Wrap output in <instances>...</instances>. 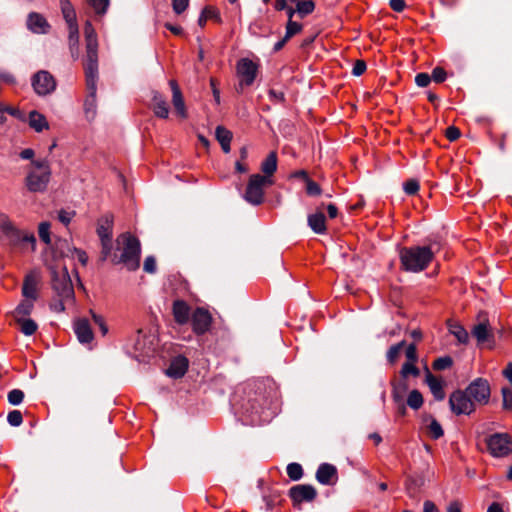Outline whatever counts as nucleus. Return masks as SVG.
Segmentation results:
<instances>
[{"mask_svg": "<svg viewBox=\"0 0 512 512\" xmlns=\"http://www.w3.org/2000/svg\"><path fill=\"white\" fill-rule=\"evenodd\" d=\"M433 257L434 253L429 246L403 247L399 252L401 268L412 273L425 270Z\"/></svg>", "mask_w": 512, "mask_h": 512, "instance_id": "1", "label": "nucleus"}, {"mask_svg": "<svg viewBox=\"0 0 512 512\" xmlns=\"http://www.w3.org/2000/svg\"><path fill=\"white\" fill-rule=\"evenodd\" d=\"M117 244L122 246V253L119 258L115 255L114 263H122L130 271H135L140 265L141 245L140 241L130 233L121 234Z\"/></svg>", "mask_w": 512, "mask_h": 512, "instance_id": "2", "label": "nucleus"}, {"mask_svg": "<svg viewBox=\"0 0 512 512\" xmlns=\"http://www.w3.org/2000/svg\"><path fill=\"white\" fill-rule=\"evenodd\" d=\"M0 229L10 245L18 246L22 243H29L32 251L35 250L36 238L34 234L24 233L17 229L5 215H0Z\"/></svg>", "mask_w": 512, "mask_h": 512, "instance_id": "3", "label": "nucleus"}, {"mask_svg": "<svg viewBox=\"0 0 512 512\" xmlns=\"http://www.w3.org/2000/svg\"><path fill=\"white\" fill-rule=\"evenodd\" d=\"M273 180L260 174L250 176L244 199L252 205H260L264 199V188L271 186Z\"/></svg>", "mask_w": 512, "mask_h": 512, "instance_id": "4", "label": "nucleus"}, {"mask_svg": "<svg viewBox=\"0 0 512 512\" xmlns=\"http://www.w3.org/2000/svg\"><path fill=\"white\" fill-rule=\"evenodd\" d=\"M485 444L494 458H504L512 453V437L508 433H493L485 438Z\"/></svg>", "mask_w": 512, "mask_h": 512, "instance_id": "5", "label": "nucleus"}, {"mask_svg": "<svg viewBox=\"0 0 512 512\" xmlns=\"http://www.w3.org/2000/svg\"><path fill=\"white\" fill-rule=\"evenodd\" d=\"M52 288L61 299H74V288L66 267L52 269Z\"/></svg>", "mask_w": 512, "mask_h": 512, "instance_id": "6", "label": "nucleus"}, {"mask_svg": "<svg viewBox=\"0 0 512 512\" xmlns=\"http://www.w3.org/2000/svg\"><path fill=\"white\" fill-rule=\"evenodd\" d=\"M85 77L88 95L84 102V110L87 117H94L96 113L98 68H85Z\"/></svg>", "mask_w": 512, "mask_h": 512, "instance_id": "7", "label": "nucleus"}, {"mask_svg": "<svg viewBox=\"0 0 512 512\" xmlns=\"http://www.w3.org/2000/svg\"><path fill=\"white\" fill-rule=\"evenodd\" d=\"M84 33L86 39L85 68H98L97 35L92 23L89 20L85 23Z\"/></svg>", "mask_w": 512, "mask_h": 512, "instance_id": "8", "label": "nucleus"}, {"mask_svg": "<svg viewBox=\"0 0 512 512\" xmlns=\"http://www.w3.org/2000/svg\"><path fill=\"white\" fill-rule=\"evenodd\" d=\"M31 85L37 95L46 96L55 91L56 80L50 72L40 70L32 76Z\"/></svg>", "mask_w": 512, "mask_h": 512, "instance_id": "9", "label": "nucleus"}, {"mask_svg": "<svg viewBox=\"0 0 512 512\" xmlns=\"http://www.w3.org/2000/svg\"><path fill=\"white\" fill-rule=\"evenodd\" d=\"M465 391L470 399H472L474 405L476 403L480 405L487 404L491 393L489 382L484 378L473 380Z\"/></svg>", "mask_w": 512, "mask_h": 512, "instance_id": "10", "label": "nucleus"}, {"mask_svg": "<svg viewBox=\"0 0 512 512\" xmlns=\"http://www.w3.org/2000/svg\"><path fill=\"white\" fill-rule=\"evenodd\" d=\"M449 405L456 415H469L475 410V405L465 390L454 391L449 397Z\"/></svg>", "mask_w": 512, "mask_h": 512, "instance_id": "11", "label": "nucleus"}, {"mask_svg": "<svg viewBox=\"0 0 512 512\" xmlns=\"http://www.w3.org/2000/svg\"><path fill=\"white\" fill-rule=\"evenodd\" d=\"M258 66L248 58H242L237 63V75L241 78L238 91L244 86H250L256 79Z\"/></svg>", "mask_w": 512, "mask_h": 512, "instance_id": "12", "label": "nucleus"}, {"mask_svg": "<svg viewBox=\"0 0 512 512\" xmlns=\"http://www.w3.org/2000/svg\"><path fill=\"white\" fill-rule=\"evenodd\" d=\"M155 337L147 335L139 329L133 339V350L136 356H149L155 349Z\"/></svg>", "mask_w": 512, "mask_h": 512, "instance_id": "13", "label": "nucleus"}, {"mask_svg": "<svg viewBox=\"0 0 512 512\" xmlns=\"http://www.w3.org/2000/svg\"><path fill=\"white\" fill-rule=\"evenodd\" d=\"M51 177V171H31L26 177L27 189L31 192H43L46 190Z\"/></svg>", "mask_w": 512, "mask_h": 512, "instance_id": "14", "label": "nucleus"}, {"mask_svg": "<svg viewBox=\"0 0 512 512\" xmlns=\"http://www.w3.org/2000/svg\"><path fill=\"white\" fill-rule=\"evenodd\" d=\"M211 315L204 308H197L191 316L192 329L198 335L206 333L211 325Z\"/></svg>", "mask_w": 512, "mask_h": 512, "instance_id": "15", "label": "nucleus"}, {"mask_svg": "<svg viewBox=\"0 0 512 512\" xmlns=\"http://www.w3.org/2000/svg\"><path fill=\"white\" fill-rule=\"evenodd\" d=\"M289 496L296 503L311 502L317 496V491L312 485L301 484L290 488Z\"/></svg>", "mask_w": 512, "mask_h": 512, "instance_id": "16", "label": "nucleus"}, {"mask_svg": "<svg viewBox=\"0 0 512 512\" xmlns=\"http://www.w3.org/2000/svg\"><path fill=\"white\" fill-rule=\"evenodd\" d=\"M27 28L34 34H47L51 26L42 14L31 12L27 17Z\"/></svg>", "mask_w": 512, "mask_h": 512, "instance_id": "17", "label": "nucleus"}, {"mask_svg": "<svg viewBox=\"0 0 512 512\" xmlns=\"http://www.w3.org/2000/svg\"><path fill=\"white\" fill-rule=\"evenodd\" d=\"M169 85L172 91V104L174 106L175 112L180 118L186 119L188 117V113L182 92L177 82L175 80H170Z\"/></svg>", "mask_w": 512, "mask_h": 512, "instance_id": "18", "label": "nucleus"}, {"mask_svg": "<svg viewBox=\"0 0 512 512\" xmlns=\"http://www.w3.org/2000/svg\"><path fill=\"white\" fill-rule=\"evenodd\" d=\"M73 329L78 341L82 344H90L94 339L89 321L85 318L75 320Z\"/></svg>", "mask_w": 512, "mask_h": 512, "instance_id": "19", "label": "nucleus"}, {"mask_svg": "<svg viewBox=\"0 0 512 512\" xmlns=\"http://www.w3.org/2000/svg\"><path fill=\"white\" fill-rule=\"evenodd\" d=\"M316 479L322 485H332L337 481V469L329 463H322L316 471Z\"/></svg>", "mask_w": 512, "mask_h": 512, "instance_id": "20", "label": "nucleus"}, {"mask_svg": "<svg viewBox=\"0 0 512 512\" xmlns=\"http://www.w3.org/2000/svg\"><path fill=\"white\" fill-rule=\"evenodd\" d=\"M189 361L185 356L179 355L171 360L166 374L174 379L181 378L187 372Z\"/></svg>", "mask_w": 512, "mask_h": 512, "instance_id": "21", "label": "nucleus"}, {"mask_svg": "<svg viewBox=\"0 0 512 512\" xmlns=\"http://www.w3.org/2000/svg\"><path fill=\"white\" fill-rule=\"evenodd\" d=\"M245 413L249 414L252 423H257L266 420L269 415L265 414L264 407L259 403L258 399H249L246 405H243Z\"/></svg>", "mask_w": 512, "mask_h": 512, "instance_id": "22", "label": "nucleus"}, {"mask_svg": "<svg viewBox=\"0 0 512 512\" xmlns=\"http://www.w3.org/2000/svg\"><path fill=\"white\" fill-rule=\"evenodd\" d=\"M172 311L175 321L180 325L187 324L192 316L189 305L183 300L174 301Z\"/></svg>", "mask_w": 512, "mask_h": 512, "instance_id": "23", "label": "nucleus"}, {"mask_svg": "<svg viewBox=\"0 0 512 512\" xmlns=\"http://www.w3.org/2000/svg\"><path fill=\"white\" fill-rule=\"evenodd\" d=\"M471 334L476 338L479 345L493 340L494 336L487 321L480 322L473 326Z\"/></svg>", "mask_w": 512, "mask_h": 512, "instance_id": "24", "label": "nucleus"}, {"mask_svg": "<svg viewBox=\"0 0 512 512\" xmlns=\"http://www.w3.org/2000/svg\"><path fill=\"white\" fill-rule=\"evenodd\" d=\"M152 96V109L154 114L162 119L168 118L169 106L166 98L159 92L153 91Z\"/></svg>", "mask_w": 512, "mask_h": 512, "instance_id": "25", "label": "nucleus"}, {"mask_svg": "<svg viewBox=\"0 0 512 512\" xmlns=\"http://www.w3.org/2000/svg\"><path fill=\"white\" fill-rule=\"evenodd\" d=\"M425 381L434 398L437 401H442L445 398L442 381L437 379L429 370H427Z\"/></svg>", "mask_w": 512, "mask_h": 512, "instance_id": "26", "label": "nucleus"}, {"mask_svg": "<svg viewBox=\"0 0 512 512\" xmlns=\"http://www.w3.org/2000/svg\"><path fill=\"white\" fill-rule=\"evenodd\" d=\"M308 226L316 234H324L326 232V218L323 212H316L308 215Z\"/></svg>", "mask_w": 512, "mask_h": 512, "instance_id": "27", "label": "nucleus"}, {"mask_svg": "<svg viewBox=\"0 0 512 512\" xmlns=\"http://www.w3.org/2000/svg\"><path fill=\"white\" fill-rule=\"evenodd\" d=\"M28 123L29 126L36 132H42L43 130L49 128L46 117L36 110H33L29 113Z\"/></svg>", "mask_w": 512, "mask_h": 512, "instance_id": "28", "label": "nucleus"}, {"mask_svg": "<svg viewBox=\"0 0 512 512\" xmlns=\"http://www.w3.org/2000/svg\"><path fill=\"white\" fill-rule=\"evenodd\" d=\"M22 295L26 299H37V280L33 275H27L22 287Z\"/></svg>", "mask_w": 512, "mask_h": 512, "instance_id": "29", "label": "nucleus"}, {"mask_svg": "<svg viewBox=\"0 0 512 512\" xmlns=\"http://www.w3.org/2000/svg\"><path fill=\"white\" fill-rule=\"evenodd\" d=\"M277 170V155L275 152H270L265 160L261 163V171L264 173V177L271 179L273 174Z\"/></svg>", "mask_w": 512, "mask_h": 512, "instance_id": "30", "label": "nucleus"}, {"mask_svg": "<svg viewBox=\"0 0 512 512\" xmlns=\"http://www.w3.org/2000/svg\"><path fill=\"white\" fill-rule=\"evenodd\" d=\"M449 332L457 339L460 344L469 342V334L467 330L459 323H448Z\"/></svg>", "mask_w": 512, "mask_h": 512, "instance_id": "31", "label": "nucleus"}, {"mask_svg": "<svg viewBox=\"0 0 512 512\" xmlns=\"http://www.w3.org/2000/svg\"><path fill=\"white\" fill-rule=\"evenodd\" d=\"M60 8L67 25L77 23L75 9L69 0H60Z\"/></svg>", "mask_w": 512, "mask_h": 512, "instance_id": "32", "label": "nucleus"}, {"mask_svg": "<svg viewBox=\"0 0 512 512\" xmlns=\"http://www.w3.org/2000/svg\"><path fill=\"white\" fill-rule=\"evenodd\" d=\"M73 248L67 240L57 239L54 244V257H70Z\"/></svg>", "mask_w": 512, "mask_h": 512, "instance_id": "33", "label": "nucleus"}, {"mask_svg": "<svg viewBox=\"0 0 512 512\" xmlns=\"http://www.w3.org/2000/svg\"><path fill=\"white\" fill-rule=\"evenodd\" d=\"M103 223L99 224L98 228H97V234L102 241H105V240H111V237H112V231H111V226H112V218L110 216H105L103 219H102Z\"/></svg>", "mask_w": 512, "mask_h": 512, "instance_id": "34", "label": "nucleus"}, {"mask_svg": "<svg viewBox=\"0 0 512 512\" xmlns=\"http://www.w3.org/2000/svg\"><path fill=\"white\" fill-rule=\"evenodd\" d=\"M34 301L31 299H25L21 301L14 311L15 319L17 318H27L34 308Z\"/></svg>", "mask_w": 512, "mask_h": 512, "instance_id": "35", "label": "nucleus"}, {"mask_svg": "<svg viewBox=\"0 0 512 512\" xmlns=\"http://www.w3.org/2000/svg\"><path fill=\"white\" fill-rule=\"evenodd\" d=\"M16 321L20 326L21 333L26 336H31L37 331L38 325L31 318H17Z\"/></svg>", "mask_w": 512, "mask_h": 512, "instance_id": "36", "label": "nucleus"}, {"mask_svg": "<svg viewBox=\"0 0 512 512\" xmlns=\"http://www.w3.org/2000/svg\"><path fill=\"white\" fill-rule=\"evenodd\" d=\"M428 419L430 420V423L427 425L429 436L434 440L441 438L444 435L441 424L432 416H429Z\"/></svg>", "mask_w": 512, "mask_h": 512, "instance_id": "37", "label": "nucleus"}, {"mask_svg": "<svg viewBox=\"0 0 512 512\" xmlns=\"http://www.w3.org/2000/svg\"><path fill=\"white\" fill-rule=\"evenodd\" d=\"M407 405L413 409L418 410L423 405V396L418 390H412L407 398Z\"/></svg>", "mask_w": 512, "mask_h": 512, "instance_id": "38", "label": "nucleus"}, {"mask_svg": "<svg viewBox=\"0 0 512 512\" xmlns=\"http://www.w3.org/2000/svg\"><path fill=\"white\" fill-rule=\"evenodd\" d=\"M296 11L301 18L311 14L315 9V4L312 0H304L295 4Z\"/></svg>", "mask_w": 512, "mask_h": 512, "instance_id": "39", "label": "nucleus"}, {"mask_svg": "<svg viewBox=\"0 0 512 512\" xmlns=\"http://www.w3.org/2000/svg\"><path fill=\"white\" fill-rule=\"evenodd\" d=\"M286 471L289 478L293 481H298L303 476L302 466L295 462L288 464Z\"/></svg>", "mask_w": 512, "mask_h": 512, "instance_id": "40", "label": "nucleus"}, {"mask_svg": "<svg viewBox=\"0 0 512 512\" xmlns=\"http://www.w3.org/2000/svg\"><path fill=\"white\" fill-rule=\"evenodd\" d=\"M405 345V341H401L395 345H392L388 351H387V354H386V357H387V360L388 362H390L391 364L395 363L403 349Z\"/></svg>", "mask_w": 512, "mask_h": 512, "instance_id": "41", "label": "nucleus"}, {"mask_svg": "<svg viewBox=\"0 0 512 512\" xmlns=\"http://www.w3.org/2000/svg\"><path fill=\"white\" fill-rule=\"evenodd\" d=\"M50 228V223L46 221L41 222L38 227L39 238L47 245L51 244Z\"/></svg>", "mask_w": 512, "mask_h": 512, "instance_id": "42", "label": "nucleus"}, {"mask_svg": "<svg viewBox=\"0 0 512 512\" xmlns=\"http://www.w3.org/2000/svg\"><path fill=\"white\" fill-rule=\"evenodd\" d=\"M215 137H216L217 141L219 142V144H222V143H226V142H231L233 135H232L231 131H229L225 127L219 125L215 129Z\"/></svg>", "mask_w": 512, "mask_h": 512, "instance_id": "43", "label": "nucleus"}, {"mask_svg": "<svg viewBox=\"0 0 512 512\" xmlns=\"http://www.w3.org/2000/svg\"><path fill=\"white\" fill-rule=\"evenodd\" d=\"M97 15H104L109 6V0H87Z\"/></svg>", "mask_w": 512, "mask_h": 512, "instance_id": "44", "label": "nucleus"}, {"mask_svg": "<svg viewBox=\"0 0 512 512\" xmlns=\"http://www.w3.org/2000/svg\"><path fill=\"white\" fill-rule=\"evenodd\" d=\"M424 485V478L422 476L409 477L406 481V489L411 493H415L421 486Z\"/></svg>", "mask_w": 512, "mask_h": 512, "instance_id": "45", "label": "nucleus"}, {"mask_svg": "<svg viewBox=\"0 0 512 512\" xmlns=\"http://www.w3.org/2000/svg\"><path fill=\"white\" fill-rule=\"evenodd\" d=\"M501 394L503 409L512 411V388L502 387Z\"/></svg>", "mask_w": 512, "mask_h": 512, "instance_id": "46", "label": "nucleus"}, {"mask_svg": "<svg viewBox=\"0 0 512 512\" xmlns=\"http://www.w3.org/2000/svg\"><path fill=\"white\" fill-rule=\"evenodd\" d=\"M452 364H453L452 358L450 356H444V357L437 358L433 362L432 367L434 370L441 371V370L450 368L452 366Z\"/></svg>", "mask_w": 512, "mask_h": 512, "instance_id": "47", "label": "nucleus"}, {"mask_svg": "<svg viewBox=\"0 0 512 512\" xmlns=\"http://www.w3.org/2000/svg\"><path fill=\"white\" fill-rule=\"evenodd\" d=\"M7 399L13 406L20 405L24 399V392L20 389H13L8 393Z\"/></svg>", "mask_w": 512, "mask_h": 512, "instance_id": "48", "label": "nucleus"}, {"mask_svg": "<svg viewBox=\"0 0 512 512\" xmlns=\"http://www.w3.org/2000/svg\"><path fill=\"white\" fill-rule=\"evenodd\" d=\"M302 30V25L298 22H295L293 20H288L286 24V32L285 37L286 39H290L294 35L298 34Z\"/></svg>", "mask_w": 512, "mask_h": 512, "instance_id": "49", "label": "nucleus"}, {"mask_svg": "<svg viewBox=\"0 0 512 512\" xmlns=\"http://www.w3.org/2000/svg\"><path fill=\"white\" fill-rule=\"evenodd\" d=\"M67 26H68V30H69V44H70V47L72 48L74 46H77L78 42H79L78 24L73 23V24H69Z\"/></svg>", "mask_w": 512, "mask_h": 512, "instance_id": "50", "label": "nucleus"}, {"mask_svg": "<svg viewBox=\"0 0 512 512\" xmlns=\"http://www.w3.org/2000/svg\"><path fill=\"white\" fill-rule=\"evenodd\" d=\"M414 363L415 362H406L403 364L401 372H400L402 377H407L409 375H413L414 377L419 376L420 371L415 366Z\"/></svg>", "mask_w": 512, "mask_h": 512, "instance_id": "51", "label": "nucleus"}, {"mask_svg": "<svg viewBox=\"0 0 512 512\" xmlns=\"http://www.w3.org/2000/svg\"><path fill=\"white\" fill-rule=\"evenodd\" d=\"M8 423L13 427H18L23 422L22 413L19 410L10 411L7 415Z\"/></svg>", "mask_w": 512, "mask_h": 512, "instance_id": "52", "label": "nucleus"}, {"mask_svg": "<svg viewBox=\"0 0 512 512\" xmlns=\"http://www.w3.org/2000/svg\"><path fill=\"white\" fill-rule=\"evenodd\" d=\"M419 182L416 179H409L403 184V189L408 195H415L419 191Z\"/></svg>", "mask_w": 512, "mask_h": 512, "instance_id": "53", "label": "nucleus"}, {"mask_svg": "<svg viewBox=\"0 0 512 512\" xmlns=\"http://www.w3.org/2000/svg\"><path fill=\"white\" fill-rule=\"evenodd\" d=\"M306 192L310 196H318L321 194L320 186L310 178L306 181Z\"/></svg>", "mask_w": 512, "mask_h": 512, "instance_id": "54", "label": "nucleus"}, {"mask_svg": "<svg viewBox=\"0 0 512 512\" xmlns=\"http://www.w3.org/2000/svg\"><path fill=\"white\" fill-rule=\"evenodd\" d=\"M446 71L441 67H435L432 71L431 80H434L436 83H442L446 79Z\"/></svg>", "mask_w": 512, "mask_h": 512, "instance_id": "55", "label": "nucleus"}, {"mask_svg": "<svg viewBox=\"0 0 512 512\" xmlns=\"http://www.w3.org/2000/svg\"><path fill=\"white\" fill-rule=\"evenodd\" d=\"M189 5V0H172L173 11L176 14L183 13Z\"/></svg>", "mask_w": 512, "mask_h": 512, "instance_id": "56", "label": "nucleus"}, {"mask_svg": "<svg viewBox=\"0 0 512 512\" xmlns=\"http://www.w3.org/2000/svg\"><path fill=\"white\" fill-rule=\"evenodd\" d=\"M406 391V386L404 385L401 389L399 387H394L392 391V399L395 404H400L404 402V393Z\"/></svg>", "mask_w": 512, "mask_h": 512, "instance_id": "57", "label": "nucleus"}, {"mask_svg": "<svg viewBox=\"0 0 512 512\" xmlns=\"http://www.w3.org/2000/svg\"><path fill=\"white\" fill-rule=\"evenodd\" d=\"M143 269L147 273H155L156 271V260L153 256H148L144 260Z\"/></svg>", "mask_w": 512, "mask_h": 512, "instance_id": "58", "label": "nucleus"}, {"mask_svg": "<svg viewBox=\"0 0 512 512\" xmlns=\"http://www.w3.org/2000/svg\"><path fill=\"white\" fill-rule=\"evenodd\" d=\"M405 355L408 360L407 362H416L418 360L417 348L415 344H410L407 346Z\"/></svg>", "mask_w": 512, "mask_h": 512, "instance_id": "59", "label": "nucleus"}, {"mask_svg": "<svg viewBox=\"0 0 512 512\" xmlns=\"http://www.w3.org/2000/svg\"><path fill=\"white\" fill-rule=\"evenodd\" d=\"M268 95L269 99L274 103H282L285 101V94L282 91L270 89Z\"/></svg>", "mask_w": 512, "mask_h": 512, "instance_id": "60", "label": "nucleus"}, {"mask_svg": "<svg viewBox=\"0 0 512 512\" xmlns=\"http://www.w3.org/2000/svg\"><path fill=\"white\" fill-rule=\"evenodd\" d=\"M72 301V299H61L54 300L50 304V308L57 313L63 312L65 310V302Z\"/></svg>", "mask_w": 512, "mask_h": 512, "instance_id": "61", "label": "nucleus"}, {"mask_svg": "<svg viewBox=\"0 0 512 512\" xmlns=\"http://www.w3.org/2000/svg\"><path fill=\"white\" fill-rule=\"evenodd\" d=\"M430 82H431V77L427 73H419L415 77V83L419 87H426L429 85Z\"/></svg>", "mask_w": 512, "mask_h": 512, "instance_id": "62", "label": "nucleus"}, {"mask_svg": "<svg viewBox=\"0 0 512 512\" xmlns=\"http://www.w3.org/2000/svg\"><path fill=\"white\" fill-rule=\"evenodd\" d=\"M366 63L363 60H357L352 68V74L354 76H361L366 71Z\"/></svg>", "mask_w": 512, "mask_h": 512, "instance_id": "63", "label": "nucleus"}, {"mask_svg": "<svg viewBox=\"0 0 512 512\" xmlns=\"http://www.w3.org/2000/svg\"><path fill=\"white\" fill-rule=\"evenodd\" d=\"M74 214H75L74 212H69V211H66V210H60L59 213H58V219L64 225H68L71 222Z\"/></svg>", "mask_w": 512, "mask_h": 512, "instance_id": "64", "label": "nucleus"}]
</instances>
